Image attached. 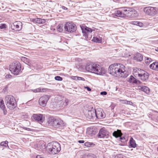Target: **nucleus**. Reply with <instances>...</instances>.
I'll return each mask as SVG.
<instances>
[{
    "label": "nucleus",
    "instance_id": "1",
    "mask_svg": "<svg viewBox=\"0 0 158 158\" xmlns=\"http://www.w3.org/2000/svg\"><path fill=\"white\" fill-rule=\"evenodd\" d=\"M109 72L115 77L126 78L128 75L125 66L120 64H114L110 65L109 68Z\"/></svg>",
    "mask_w": 158,
    "mask_h": 158
},
{
    "label": "nucleus",
    "instance_id": "2",
    "mask_svg": "<svg viewBox=\"0 0 158 158\" xmlns=\"http://www.w3.org/2000/svg\"><path fill=\"white\" fill-rule=\"evenodd\" d=\"M85 69L88 72L100 75L104 74L105 72L104 68L96 64L87 65L85 67Z\"/></svg>",
    "mask_w": 158,
    "mask_h": 158
},
{
    "label": "nucleus",
    "instance_id": "3",
    "mask_svg": "<svg viewBox=\"0 0 158 158\" xmlns=\"http://www.w3.org/2000/svg\"><path fill=\"white\" fill-rule=\"evenodd\" d=\"M133 74L135 77H138L143 81H147L149 76V74L148 72L141 69L137 68L133 69Z\"/></svg>",
    "mask_w": 158,
    "mask_h": 158
},
{
    "label": "nucleus",
    "instance_id": "4",
    "mask_svg": "<svg viewBox=\"0 0 158 158\" xmlns=\"http://www.w3.org/2000/svg\"><path fill=\"white\" fill-rule=\"evenodd\" d=\"M47 122L49 124L55 128H59L64 125L63 121L59 118L51 116L49 117Z\"/></svg>",
    "mask_w": 158,
    "mask_h": 158
},
{
    "label": "nucleus",
    "instance_id": "5",
    "mask_svg": "<svg viewBox=\"0 0 158 158\" xmlns=\"http://www.w3.org/2000/svg\"><path fill=\"white\" fill-rule=\"evenodd\" d=\"M5 102L7 107L10 109H13L16 107L15 100L11 95H7L6 97Z\"/></svg>",
    "mask_w": 158,
    "mask_h": 158
},
{
    "label": "nucleus",
    "instance_id": "6",
    "mask_svg": "<svg viewBox=\"0 0 158 158\" xmlns=\"http://www.w3.org/2000/svg\"><path fill=\"white\" fill-rule=\"evenodd\" d=\"M51 146L48 148L50 154L54 155L58 153L60 150V144L56 142H52L50 143Z\"/></svg>",
    "mask_w": 158,
    "mask_h": 158
},
{
    "label": "nucleus",
    "instance_id": "7",
    "mask_svg": "<svg viewBox=\"0 0 158 158\" xmlns=\"http://www.w3.org/2000/svg\"><path fill=\"white\" fill-rule=\"evenodd\" d=\"M21 66L18 62L11 63L10 65V70L11 73L15 75H18L21 71Z\"/></svg>",
    "mask_w": 158,
    "mask_h": 158
},
{
    "label": "nucleus",
    "instance_id": "8",
    "mask_svg": "<svg viewBox=\"0 0 158 158\" xmlns=\"http://www.w3.org/2000/svg\"><path fill=\"white\" fill-rule=\"evenodd\" d=\"M130 9H124L123 10H116L114 13L112 14L113 17H114L116 16L118 17L121 18L124 17L125 16L128 17V15H129V12L130 11Z\"/></svg>",
    "mask_w": 158,
    "mask_h": 158
},
{
    "label": "nucleus",
    "instance_id": "9",
    "mask_svg": "<svg viewBox=\"0 0 158 158\" xmlns=\"http://www.w3.org/2000/svg\"><path fill=\"white\" fill-rule=\"evenodd\" d=\"M144 11L147 14L151 16H154L157 14L158 9L156 7H147L144 8Z\"/></svg>",
    "mask_w": 158,
    "mask_h": 158
},
{
    "label": "nucleus",
    "instance_id": "10",
    "mask_svg": "<svg viewBox=\"0 0 158 158\" xmlns=\"http://www.w3.org/2000/svg\"><path fill=\"white\" fill-rule=\"evenodd\" d=\"M64 28L65 30L69 32H73L76 29V25L71 23H66L64 25Z\"/></svg>",
    "mask_w": 158,
    "mask_h": 158
},
{
    "label": "nucleus",
    "instance_id": "11",
    "mask_svg": "<svg viewBox=\"0 0 158 158\" xmlns=\"http://www.w3.org/2000/svg\"><path fill=\"white\" fill-rule=\"evenodd\" d=\"M83 35L85 38H90V36L91 35V32H92V29L88 27H81Z\"/></svg>",
    "mask_w": 158,
    "mask_h": 158
},
{
    "label": "nucleus",
    "instance_id": "12",
    "mask_svg": "<svg viewBox=\"0 0 158 158\" xmlns=\"http://www.w3.org/2000/svg\"><path fill=\"white\" fill-rule=\"evenodd\" d=\"M49 98L50 96L47 95L43 96L41 97L39 101L40 105L43 107H45Z\"/></svg>",
    "mask_w": 158,
    "mask_h": 158
},
{
    "label": "nucleus",
    "instance_id": "13",
    "mask_svg": "<svg viewBox=\"0 0 158 158\" xmlns=\"http://www.w3.org/2000/svg\"><path fill=\"white\" fill-rule=\"evenodd\" d=\"M95 117L98 119L102 118L105 117V114L102 109H99L95 110Z\"/></svg>",
    "mask_w": 158,
    "mask_h": 158
},
{
    "label": "nucleus",
    "instance_id": "14",
    "mask_svg": "<svg viewBox=\"0 0 158 158\" xmlns=\"http://www.w3.org/2000/svg\"><path fill=\"white\" fill-rule=\"evenodd\" d=\"M84 114L86 118L90 119L95 116V113L94 110H86L85 111Z\"/></svg>",
    "mask_w": 158,
    "mask_h": 158
},
{
    "label": "nucleus",
    "instance_id": "15",
    "mask_svg": "<svg viewBox=\"0 0 158 158\" xmlns=\"http://www.w3.org/2000/svg\"><path fill=\"white\" fill-rule=\"evenodd\" d=\"M122 135L121 131L119 130H117V131H114L113 133V135L116 138L120 137V141L122 142H124L126 141L124 137H121Z\"/></svg>",
    "mask_w": 158,
    "mask_h": 158
},
{
    "label": "nucleus",
    "instance_id": "16",
    "mask_svg": "<svg viewBox=\"0 0 158 158\" xmlns=\"http://www.w3.org/2000/svg\"><path fill=\"white\" fill-rule=\"evenodd\" d=\"M33 117L35 120L40 123L43 122L45 119L44 117L43 114H34Z\"/></svg>",
    "mask_w": 158,
    "mask_h": 158
},
{
    "label": "nucleus",
    "instance_id": "17",
    "mask_svg": "<svg viewBox=\"0 0 158 158\" xmlns=\"http://www.w3.org/2000/svg\"><path fill=\"white\" fill-rule=\"evenodd\" d=\"M108 132L106 130L103 129H101L98 134V137L99 138H107L108 135Z\"/></svg>",
    "mask_w": 158,
    "mask_h": 158
},
{
    "label": "nucleus",
    "instance_id": "18",
    "mask_svg": "<svg viewBox=\"0 0 158 158\" xmlns=\"http://www.w3.org/2000/svg\"><path fill=\"white\" fill-rule=\"evenodd\" d=\"M138 89L143 91L147 94H149L150 92L149 88L146 86L139 85L138 86Z\"/></svg>",
    "mask_w": 158,
    "mask_h": 158
},
{
    "label": "nucleus",
    "instance_id": "19",
    "mask_svg": "<svg viewBox=\"0 0 158 158\" xmlns=\"http://www.w3.org/2000/svg\"><path fill=\"white\" fill-rule=\"evenodd\" d=\"M128 81L130 83L135 84L138 85L140 84L141 83L140 81L135 78L132 76H130Z\"/></svg>",
    "mask_w": 158,
    "mask_h": 158
},
{
    "label": "nucleus",
    "instance_id": "20",
    "mask_svg": "<svg viewBox=\"0 0 158 158\" xmlns=\"http://www.w3.org/2000/svg\"><path fill=\"white\" fill-rule=\"evenodd\" d=\"M13 25L15 27L14 29L16 31H19L22 28V24L21 22H15L13 23Z\"/></svg>",
    "mask_w": 158,
    "mask_h": 158
},
{
    "label": "nucleus",
    "instance_id": "21",
    "mask_svg": "<svg viewBox=\"0 0 158 158\" xmlns=\"http://www.w3.org/2000/svg\"><path fill=\"white\" fill-rule=\"evenodd\" d=\"M134 60L139 61H141L143 60V56L139 53H137L134 56Z\"/></svg>",
    "mask_w": 158,
    "mask_h": 158
},
{
    "label": "nucleus",
    "instance_id": "22",
    "mask_svg": "<svg viewBox=\"0 0 158 158\" xmlns=\"http://www.w3.org/2000/svg\"><path fill=\"white\" fill-rule=\"evenodd\" d=\"M150 68L155 71H158V62H155L150 64L149 66Z\"/></svg>",
    "mask_w": 158,
    "mask_h": 158
},
{
    "label": "nucleus",
    "instance_id": "23",
    "mask_svg": "<svg viewBox=\"0 0 158 158\" xmlns=\"http://www.w3.org/2000/svg\"><path fill=\"white\" fill-rule=\"evenodd\" d=\"M137 15L136 11L135 10H131L129 12V15H128V17L131 18H135Z\"/></svg>",
    "mask_w": 158,
    "mask_h": 158
},
{
    "label": "nucleus",
    "instance_id": "24",
    "mask_svg": "<svg viewBox=\"0 0 158 158\" xmlns=\"http://www.w3.org/2000/svg\"><path fill=\"white\" fill-rule=\"evenodd\" d=\"M130 23L131 24L138 26L140 27H142L143 26V24L142 23L136 20L130 22Z\"/></svg>",
    "mask_w": 158,
    "mask_h": 158
},
{
    "label": "nucleus",
    "instance_id": "25",
    "mask_svg": "<svg viewBox=\"0 0 158 158\" xmlns=\"http://www.w3.org/2000/svg\"><path fill=\"white\" fill-rule=\"evenodd\" d=\"M130 146L133 148H135L136 146V144L135 143V140L132 138H131L129 141Z\"/></svg>",
    "mask_w": 158,
    "mask_h": 158
},
{
    "label": "nucleus",
    "instance_id": "26",
    "mask_svg": "<svg viewBox=\"0 0 158 158\" xmlns=\"http://www.w3.org/2000/svg\"><path fill=\"white\" fill-rule=\"evenodd\" d=\"M21 60H22L24 63L29 66H30L31 64V63L30 60L29 59L25 57H22L21 58Z\"/></svg>",
    "mask_w": 158,
    "mask_h": 158
},
{
    "label": "nucleus",
    "instance_id": "27",
    "mask_svg": "<svg viewBox=\"0 0 158 158\" xmlns=\"http://www.w3.org/2000/svg\"><path fill=\"white\" fill-rule=\"evenodd\" d=\"M35 20V22L39 24H43L45 22V20L44 19L41 18H37Z\"/></svg>",
    "mask_w": 158,
    "mask_h": 158
},
{
    "label": "nucleus",
    "instance_id": "28",
    "mask_svg": "<svg viewBox=\"0 0 158 158\" xmlns=\"http://www.w3.org/2000/svg\"><path fill=\"white\" fill-rule=\"evenodd\" d=\"M94 41L97 43H101L102 42V38L100 37H94Z\"/></svg>",
    "mask_w": 158,
    "mask_h": 158
},
{
    "label": "nucleus",
    "instance_id": "29",
    "mask_svg": "<svg viewBox=\"0 0 158 158\" xmlns=\"http://www.w3.org/2000/svg\"><path fill=\"white\" fill-rule=\"evenodd\" d=\"M120 101L122 103L124 104H129L130 105H131L133 103L131 101H127L126 100H120Z\"/></svg>",
    "mask_w": 158,
    "mask_h": 158
},
{
    "label": "nucleus",
    "instance_id": "30",
    "mask_svg": "<svg viewBox=\"0 0 158 158\" xmlns=\"http://www.w3.org/2000/svg\"><path fill=\"white\" fill-rule=\"evenodd\" d=\"M144 60L145 63L147 64H149L152 61H153L152 59L148 57H145Z\"/></svg>",
    "mask_w": 158,
    "mask_h": 158
},
{
    "label": "nucleus",
    "instance_id": "31",
    "mask_svg": "<svg viewBox=\"0 0 158 158\" xmlns=\"http://www.w3.org/2000/svg\"><path fill=\"white\" fill-rule=\"evenodd\" d=\"M63 27L62 24L59 25L57 27V30L59 32H62L63 30Z\"/></svg>",
    "mask_w": 158,
    "mask_h": 158
},
{
    "label": "nucleus",
    "instance_id": "32",
    "mask_svg": "<svg viewBox=\"0 0 158 158\" xmlns=\"http://www.w3.org/2000/svg\"><path fill=\"white\" fill-rule=\"evenodd\" d=\"M8 142L7 141H3L1 143L0 145L2 146H4L5 147H9L8 145Z\"/></svg>",
    "mask_w": 158,
    "mask_h": 158
},
{
    "label": "nucleus",
    "instance_id": "33",
    "mask_svg": "<svg viewBox=\"0 0 158 158\" xmlns=\"http://www.w3.org/2000/svg\"><path fill=\"white\" fill-rule=\"evenodd\" d=\"M73 80H82L83 81H84L85 79L83 78L77 76H75L73 77Z\"/></svg>",
    "mask_w": 158,
    "mask_h": 158
},
{
    "label": "nucleus",
    "instance_id": "34",
    "mask_svg": "<svg viewBox=\"0 0 158 158\" xmlns=\"http://www.w3.org/2000/svg\"><path fill=\"white\" fill-rule=\"evenodd\" d=\"M0 108L3 109L5 108L4 101L1 99H0Z\"/></svg>",
    "mask_w": 158,
    "mask_h": 158
},
{
    "label": "nucleus",
    "instance_id": "35",
    "mask_svg": "<svg viewBox=\"0 0 158 158\" xmlns=\"http://www.w3.org/2000/svg\"><path fill=\"white\" fill-rule=\"evenodd\" d=\"M55 80L58 81H61L62 80V78L61 77L59 76H56L55 77Z\"/></svg>",
    "mask_w": 158,
    "mask_h": 158
},
{
    "label": "nucleus",
    "instance_id": "36",
    "mask_svg": "<svg viewBox=\"0 0 158 158\" xmlns=\"http://www.w3.org/2000/svg\"><path fill=\"white\" fill-rule=\"evenodd\" d=\"M6 28V25L5 24H0V28L3 29Z\"/></svg>",
    "mask_w": 158,
    "mask_h": 158
},
{
    "label": "nucleus",
    "instance_id": "37",
    "mask_svg": "<svg viewBox=\"0 0 158 158\" xmlns=\"http://www.w3.org/2000/svg\"><path fill=\"white\" fill-rule=\"evenodd\" d=\"M114 158H124L123 156L121 154H118L115 156Z\"/></svg>",
    "mask_w": 158,
    "mask_h": 158
},
{
    "label": "nucleus",
    "instance_id": "38",
    "mask_svg": "<svg viewBox=\"0 0 158 158\" xmlns=\"http://www.w3.org/2000/svg\"><path fill=\"white\" fill-rule=\"evenodd\" d=\"M22 128L29 131H32V129L26 127H23Z\"/></svg>",
    "mask_w": 158,
    "mask_h": 158
},
{
    "label": "nucleus",
    "instance_id": "39",
    "mask_svg": "<svg viewBox=\"0 0 158 158\" xmlns=\"http://www.w3.org/2000/svg\"><path fill=\"white\" fill-rule=\"evenodd\" d=\"M69 100L67 99H66L65 100L64 102V105L66 106L68 105V103L69 102Z\"/></svg>",
    "mask_w": 158,
    "mask_h": 158
},
{
    "label": "nucleus",
    "instance_id": "40",
    "mask_svg": "<svg viewBox=\"0 0 158 158\" xmlns=\"http://www.w3.org/2000/svg\"><path fill=\"white\" fill-rule=\"evenodd\" d=\"M107 94V93L105 91L102 92L100 93V94L102 95H106Z\"/></svg>",
    "mask_w": 158,
    "mask_h": 158
},
{
    "label": "nucleus",
    "instance_id": "41",
    "mask_svg": "<svg viewBox=\"0 0 158 158\" xmlns=\"http://www.w3.org/2000/svg\"><path fill=\"white\" fill-rule=\"evenodd\" d=\"M84 145L85 146L89 147L91 145V144L89 142H87L84 143Z\"/></svg>",
    "mask_w": 158,
    "mask_h": 158
},
{
    "label": "nucleus",
    "instance_id": "42",
    "mask_svg": "<svg viewBox=\"0 0 158 158\" xmlns=\"http://www.w3.org/2000/svg\"><path fill=\"white\" fill-rule=\"evenodd\" d=\"M11 76L10 74H7L6 75L5 77L6 78H10L11 77Z\"/></svg>",
    "mask_w": 158,
    "mask_h": 158
},
{
    "label": "nucleus",
    "instance_id": "43",
    "mask_svg": "<svg viewBox=\"0 0 158 158\" xmlns=\"http://www.w3.org/2000/svg\"><path fill=\"white\" fill-rule=\"evenodd\" d=\"M84 88L86 89L88 91H91V89L88 86H85Z\"/></svg>",
    "mask_w": 158,
    "mask_h": 158
},
{
    "label": "nucleus",
    "instance_id": "44",
    "mask_svg": "<svg viewBox=\"0 0 158 158\" xmlns=\"http://www.w3.org/2000/svg\"><path fill=\"white\" fill-rule=\"evenodd\" d=\"M40 91V89H35L34 91V92H39Z\"/></svg>",
    "mask_w": 158,
    "mask_h": 158
},
{
    "label": "nucleus",
    "instance_id": "45",
    "mask_svg": "<svg viewBox=\"0 0 158 158\" xmlns=\"http://www.w3.org/2000/svg\"><path fill=\"white\" fill-rule=\"evenodd\" d=\"M85 142L84 140H79L78 142L80 143H84Z\"/></svg>",
    "mask_w": 158,
    "mask_h": 158
},
{
    "label": "nucleus",
    "instance_id": "46",
    "mask_svg": "<svg viewBox=\"0 0 158 158\" xmlns=\"http://www.w3.org/2000/svg\"><path fill=\"white\" fill-rule=\"evenodd\" d=\"M36 158H43L40 155H37L36 157Z\"/></svg>",
    "mask_w": 158,
    "mask_h": 158
},
{
    "label": "nucleus",
    "instance_id": "47",
    "mask_svg": "<svg viewBox=\"0 0 158 158\" xmlns=\"http://www.w3.org/2000/svg\"><path fill=\"white\" fill-rule=\"evenodd\" d=\"M62 8L64 10H66L67 9V7H66L65 6H62Z\"/></svg>",
    "mask_w": 158,
    "mask_h": 158
},
{
    "label": "nucleus",
    "instance_id": "48",
    "mask_svg": "<svg viewBox=\"0 0 158 158\" xmlns=\"http://www.w3.org/2000/svg\"><path fill=\"white\" fill-rule=\"evenodd\" d=\"M155 50L156 51H157V52H158V47L156 48L155 49Z\"/></svg>",
    "mask_w": 158,
    "mask_h": 158
},
{
    "label": "nucleus",
    "instance_id": "49",
    "mask_svg": "<svg viewBox=\"0 0 158 158\" xmlns=\"http://www.w3.org/2000/svg\"><path fill=\"white\" fill-rule=\"evenodd\" d=\"M5 109V108L4 109H2V110L3 111V112H4V114H6V113H5V110H4Z\"/></svg>",
    "mask_w": 158,
    "mask_h": 158
},
{
    "label": "nucleus",
    "instance_id": "50",
    "mask_svg": "<svg viewBox=\"0 0 158 158\" xmlns=\"http://www.w3.org/2000/svg\"><path fill=\"white\" fill-rule=\"evenodd\" d=\"M157 150L158 151V147L157 148Z\"/></svg>",
    "mask_w": 158,
    "mask_h": 158
},
{
    "label": "nucleus",
    "instance_id": "51",
    "mask_svg": "<svg viewBox=\"0 0 158 158\" xmlns=\"http://www.w3.org/2000/svg\"><path fill=\"white\" fill-rule=\"evenodd\" d=\"M51 145H49V146H51Z\"/></svg>",
    "mask_w": 158,
    "mask_h": 158
}]
</instances>
